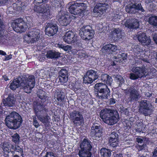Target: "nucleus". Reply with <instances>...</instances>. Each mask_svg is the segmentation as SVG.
<instances>
[{"mask_svg": "<svg viewBox=\"0 0 157 157\" xmlns=\"http://www.w3.org/2000/svg\"><path fill=\"white\" fill-rule=\"evenodd\" d=\"M45 93L43 90L37 93L39 99L34 104L33 108L35 114L40 121L43 124H47L49 122L50 119L47 113L49 112L51 102L49 98Z\"/></svg>", "mask_w": 157, "mask_h": 157, "instance_id": "1", "label": "nucleus"}, {"mask_svg": "<svg viewBox=\"0 0 157 157\" xmlns=\"http://www.w3.org/2000/svg\"><path fill=\"white\" fill-rule=\"evenodd\" d=\"M86 8V4L84 3L74 2L71 5L68 10L71 13L76 15V16L72 15L69 17H67L65 15L61 16L59 19L61 25L62 26H66L70 23L71 18L72 19H75L76 17L80 16L79 18L83 17Z\"/></svg>", "mask_w": 157, "mask_h": 157, "instance_id": "2", "label": "nucleus"}, {"mask_svg": "<svg viewBox=\"0 0 157 157\" xmlns=\"http://www.w3.org/2000/svg\"><path fill=\"white\" fill-rule=\"evenodd\" d=\"M100 117L104 122L109 125L116 123L119 119L118 112L115 110L105 108L101 110Z\"/></svg>", "mask_w": 157, "mask_h": 157, "instance_id": "3", "label": "nucleus"}, {"mask_svg": "<svg viewBox=\"0 0 157 157\" xmlns=\"http://www.w3.org/2000/svg\"><path fill=\"white\" fill-rule=\"evenodd\" d=\"M5 121L6 126L9 128L15 130L20 127L23 120L18 113L13 111L6 117Z\"/></svg>", "mask_w": 157, "mask_h": 157, "instance_id": "4", "label": "nucleus"}, {"mask_svg": "<svg viewBox=\"0 0 157 157\" xmlns=\"http://www.w3.org/2000/svg\"><path fill=\"white\" fill-rule=\"evenodd\" d=\"M95 95L101 100L108 99L111 95L109 89L107 85L102 82L97 83L94 86Z\"/></svg>", "mask_w": 157, "mask_h": 157, "instance_id": "5", "label": "nucleus"}, {"mask_svg": "<svg viewBox=\"0 0 157 157\" xmlns=\"http://www.w3.org/2000/svg\"><path fill=\"white\" fill-rule=\"evenodd\" d=\"M33 10L36 13L41 14L40 18L43 21H47L52 17L49 7L47 4H42L40 6L35 5Z\"/></svg>", "mask_w": 157, "mask_h": 157, "instance_id": "6", "label": "nucleus"}, {"mask_svg": "<svg viewBox=\"0 0 157 157\" xmlns=\"http://www.w3.org/2000/svg\"><path fill=\"white\" fill-rule=\"evenodd\" d=\"M91 142L87 138H84L80 145V149L78 155L79 157H91L92 154L90 151L92 148Z\"/></svg>", "mask_w": 157, "mask_h": 157, "instance_id": "7", "label": "nucleus"}, {"mask_svg": "<svg viewBox=\"0 0 157 157\" xmlns=\"http://www.w3.org/2000/svg\"><path fill=\"white\" fill-rule=\"evenodd\" d=\"M124 92L127 97L125 100L126 103L128 104L129 103L137 101L139 99V93L134 88L130 87L124 90Z\"/></svg>", "mask_w": 157, "mask_h": 157, "instance_id": "8", "label": "nucleus"}, {"mask_svg": "<svg viewBox=\"0 0 157 157\" xmlns=\"http://www.w3.org/2000/svg\"><path fill=\"white\" fill-rule=\"evenodd\" d=\"M11 26L17 33H22L25 32L27 25L23 19L20 18L15 20L12 23Z\"/></svg>", "mask_w": 157, "mask_h": 157, "instance_id": "9", "label": "nucleus"}, {"mask_svg": "<svg viewBox=\"0 0 157 157\" xmlns=\"http://www.w3.org/2000/svg\"><path fill=\"white\" fill-rule=\"evenodd\" d=\"M79 32V35L82 38L85 40H90L94 36V31L89 25L84 26Z\"/></svg>", "mask_w": 157, "mask_h": 157, "instance_id": "10", "label": "nucleus"}, {"mask_svg": "<svg viewBox=\"0 0 157 157\" xmlns=\"http://www.w3.org/2000/svg\"><path fill=\"white\" fill-rule=\"evenodd\" d=\"M97 72L94 70L90 69L87 71L86 75L83 78V82L86 84H90L98 78Z\"/></svg>", "mask_w": 157, "mask_h": 157, "instance_id": "11", "label": "nucleus"}, {"mask_svg": "<svg viewBox=\"0 0 157 157\" xmlns=\"http://www.w3.org/2000/svg\"><path fill=\"white\" fill-rule=\"evenodd\" d=\"M147 102V100H141L139 103V111L145 116L149 115L151 109V106Z\"/></svg>", "mask_w": 157, "mask_h": 157, "instance_id": "12", "label": "nucleus"}, {"mask_svg": "<svg viewBox=\"0 0 157 157\" xmlns=\"http://www.w3.org/2000/svg\"><path fill=\"white\" fill-rule=\"evenodd\" d=\"M24 89L26 93H29L35 85V78L33 75H30L25 80Z\"/></svg>", "mask_w": 157, "mask_h": 157, "instance_id": "13", "label": "nucleus"}, {"mask_svg": "<svg viewBox=\"0 0 157 157\" xmlns=\"http://www.w3.org/2000/svg\"><path fill=\"white\" fill-rule=\"evenodd\" d=\"M106 10V7L105 4L97 3L93 9V13L95 17H100Z\"/></svg>", "mask_w": 157, "mask_h": 157, "instance_id": "14", "label": "nucleus"}, {"mask_svg": "<svg viewBox=\"0 0 157 157\" xmlns=\"http://www.w3.org/2000/svg\"><path fill=\"white\" fill-rule=\"evenodd\" d=\"M58 30V27L56 24L52 21L47 24L45 29L46 34L49 36H53Z\"/></svg>", "mask_w": 157, "mask_h": 157, "instance_id": "15", "label": "nucleus"}, {"mask_svg": "<svg viewBox=\"0 0 157 157\" xmlns=\"http://www.w3.org/2000/svg\"><path fill=\"white\" fill-rule=\"evenodd\" d=\"M136 10L141 12H144L145 10L142 6L141 3L134 2L129 7L125 8L126 11L129 13L135 14L137 12Z\"/></svg>", "mask_w": 157, "mask_h": 157, "instance_id": "16", "label": "nucleus"}, {"mask_svg": "<svg viewBox=\"0 0 157 157\" xmlns=\"http://www.w3.org/2000/svg\"><path fill=\"white\" fill-rule=\"evenodd\" d=\"M70 116L74 124H77L76 122H79L81 124L84 123L83 117L80 112L74 111L70 113Z\"/></svg>", "mask_w": 157, "mask_h": 157, "instance_id": "17", "label": "nucleus"}, {"mask_svg": "<svg viewBox=\"0 0 157 157\" xmlns=\"http://www.w3.org/2000/svg\"><path fill=\"white\" fill-rule=\"evenodd\" d=\"M102 128L100 126L94 125L91 127L90 135L96 139H99L103 135Z\"/></svg>", "mask_w": 157, "mask_h": 157, "instance_id": "18", "label": "nucleus"}, {"mask_svg": "<svg viewBox=\"0 0 157 157\" xmlns=\"http://www.w3.org/2000/svg\"><path fill=\"white\" fill-rule=\"evenodd\" d=\"M64 41L68 44L74 43L76 40L78 36L74 34V33L71 31H69L66 32L63 36Z\"/></svg>", "mask_w": 157, "mask_h": 157, "instance_id": "19", "label": "nucleus"}, {"mask_svg": "<svg viewBox=\"0 0 157 157\" xmlns=\"http://www.w3.org/2000/svg\"><path fill=\"white\" fill-rule=\"evenodd\" d=\"M125 27L128 28L137 29L139 28V22L136 19H131L130 21H126L124 23Z\"/></svg>", "mask_w": 157, "mask_h": 157, "instance_id": "20", "label": "nucleus"}, {"mask_svg": "<svg viewBox=\"0 0 157 157\" xmlns=\"http://www.w3.org/2000/svg\"><path fill=\"white\" fill-rule=\"evenodd\" d=\"M40 30L33 29L31 31L29 32L27 36L30 38V42L33 43L38 40V39L39 37Z\"/></svg>", "mask_w": 157, "mask_h": 157, "instance_id": "21", "label": "nucleus"}, {"mask_svg": "<svg viewBox=\"0 0 157 157\" xmlns=\"http://www.w3.org/2000/svg\"><path fill=\"white\" fill-rule=\"evenodd\" d=\"M68 71L65 69H62L59 72V82L63 84L66 83L68 80Z\"/></svg>", "mask_w": 157, "mask_h": 157, "instance_id": "22", "label": "nucleus"}, {"mask_svg": "<svg viewBox=\"0 0 157 157\" xmlns=\"http://www.w3.org/2000/svg\"><path fill=\"white\" fill-rule=\"evenodd\" d=\"M2 101L4 106L12 107L15 104V98L13 94H10L6 98L3 99Z\"/></svg>", "mask_w": 157, "mask_h": 157, "instance_id": "23", "label": "nucleus"}, {"mask_svg": "<svg viewBox=\"0 0 157 157\" xmlns=\"http://www.w3.org/2000/svg\"><path fill=\"white\" fill-rule=\"evenodd\" d=\"M146 68L145 66L143 65L141 67H136L133 68L132 71L138 75V76L140 78H141L142 77H146L147 75L146 74Z\"/></svg>", "mask_w": 157, "mask_h": 157, "instance_id": "24", "label": "nucleus"}, {"mask_svg": "<svg viewBox=\"0 0 157 157\" xmlns=\"http://www.w3.org/2000/svg\"><path fill=\"white\" fill-rule=\"evenodd\" d=\"M137 38L139 41L144 45L148 46L151 43L150 39L144 33H140L138 35Z\"/></svg>", "mask_w": 157, "mask_h": 157, "instance_id": "25", "label": "nucleus"}, {"mask_svg": "<svg viewBox=\"0 0 157 157\" xmlns=\"http://www.w3.org/2000/svg\"><path fill=\"white\" fill-rule=\"evenodd\" d=\"M65 90L57 88L55 92V96L57 100L60 104L63 103L65 98Z\"/></svg>", "mask_w": 157, "mask_h": 157, "instance_id": "26", "label": "nucleus"}, {"mask_svg": "<svg viewBox=\"0 0 157 157\" xmlns=\"http://www.w3.org/2000/svg\"><path fill=\"white\" fill-rule=\"evenodd\" d=\"M122 30L119 28L114 29L111 33L112 38L115 41L118 40L122 37Z\"/></svg>", "mask_w": 157, "mask_h": 157, "instance_id": "27", "label": "nucleus"}, {"mask_svg": "<svg viewBox=\"0 0 157 157\" xmlns=\"http://www.w3.org/2000/svg\"><path fill=\"white\" fill-rule=\"evenodd\" d=\"M103 48L104 52L108 55L112 54L117 50V46L111 44L105 45L103 47Z\"/></svg>", "mask_w": 157, "mask_h": 157, "instance_id": "28", "label": "nucleus"}, {"mask_svg": "<svg viewBox=\"0 0 157 157\" xmlns=\"http://www.w3.org/2000/svg\"><path fill=\"white\" fill-rule=\"evenodd\" d=\"M135 122V118L132 117H130L129 120L124 119L122 123L125 130L128 131L130 129L134 124Z\"/></svg>", "mask_w": 157, "mask_h": 157, "instance_id": "29", "label": "nucleus"}, {"mask_svg": "<svg viewBox=\"0 0 157 157\" xmlns=\"http://www.w3.org/2000/svg\"><path fill=\"white\" fill-rule=\"evenodd\" d=\"M20 82L17 78L14 79L13 80H11L9 83L10 88L13 90H14L20 86Z\"/></svg>", "mask_w": 157, "mask_h": 157, "instance_id": "30", "label": "nucleus"}, {"mask_svg": "<svg viewBox=\"0 0 157 157\" xmlns=\"http://www.w3.org/2000/svg\"><path fill=\"white\" fill-rule=\"evenodd\" d=\"M60 53L59 52L51 50L47 52L46 56L47 58L51 59H57L60 57Z\"/></svg>", "mask_w": 157, "mask_h": 157, "instance_id": "31", "label": "nucleus"}, {"mask_svg": "<svg viewBox=\"0 0 157 157\" xmlns=\"http://www.w3.org/2000/svg\"><path fill=\"white\" fill-rule=\"evenodd\" d=\"M101 80L102 81L109 86H111L112 81V77L107 74H102L101 76Z\"/></svg>", "mask_w": 157, "mask_h": 157, "instance_id": "32", "label": "nucleus"}, {"mask_svg": "<svg viewBox=\"0 0 157 157\" xmlns=\"http://www.w3.org/2000/svg\"><path fill=\"white\" fill-rule=\"evenodd\" d=\"M101 157H110L111 155V151L105 147L102 148L100 150Z\"/></svg>", "mask_w": 157, "mask_h": 157, "instance_id": "33", "label": "nucleus"}, {"mask_svg": "<svg viewBox=\"0 0 157 157\" xmlns=\"http://www.w3.org/2000/svg\"><path fill=\"white\" fill-rule=\"evenodd\" d=\"M14 7L17 11L21 10L24 9L25 6L24 5V3L21 1L18 0L13 4Z\"/></svg>", "mask_w": 157, "mask_h": 157, "instance_id": "34", "label": "nucleus"}, {"mask_svg": "<svg viewBox=\"0 0 157 157\" xmlns=\"http://www.w3.org/2000/svg\"><path fill=\"white\" fill-rule=\"evenodd\" d=\"M114 58L117 60L116 61L119 63H121L127 59V55L125 53H121L118 54L117 56H115Z\"/></svg>", "mask_w": 157, "mask_h": 157, "instance_id": "35", "label": "nucleus"}, {"mask_svg": "<svg viewBox=\"0 0 157 157\" xmlns=\"http://www.w3.org/2000/svg\"><path fill=\"white\" fill-rule=\"evenodd\" d=\"M148 22L154 26H157V16L153 15L150 17L149 18Z\"/></svg>", "mask_w": 157, "mask_h": 157, "instance_id": "36", "label": "nucleus"}, {"mask_svg": "<svg viewBox=\"0 0 157 157\" xmlns=\"http://www.w3.org/2000/svg\"><path fill=\"white\" fill-rule=\"evenodd\" d=\"M11 137L12 138V141L15 144H18L19 142L20 137L19 135L17 133H16L14 134Z\"/></svg>", "mask_w": 157, "mask_h": 157, "instance_id": "37", "label": "nucleus"}, {"mask_svg": "<svg viewBox=\"0 0 157 157\" xmlns=\"http://www.w3.org/2000/svg\"><path fill=\"white\" fill-rule=\"evenodd\" d=\"M108 139H118V135L116 131L112 132L109 135V136Z\"/></svg>", "mask_w": 157, "mask_h": 157, "instance_id": "38", "label": "nucleus"}, {"mask_svg": "<svg viewBox=\"0 0 157 157\" xmlns=\"http://www.w3.org/2000/svg\"><path fill=\"white\" fill-rule=\"evenodd\" d=\"M119 143L118 139H116V140L109 139V144L110 146L113 147H117L119 144Z\"/></svg>", "mask_w": 157, "mask_h": 157, "instance_id": "39", "label": "nucleus"}, {"mask_svg": "<svg viewBox=\"0 0 157 157\" xmlns=\"http://www.w3.org/2000/svg\"><path fill=\"white\" fill-rule=\"evenodd\" d=\"M1 147L3 150L4 152H6L9 151V148L10 147V145L7 142H4L2 144Z\"/></svg>", "mask_w": 157, "mask_h": 157, "instance_id": "40", "label": "nucleus"}, {"mask_svg": "<svg viewBox=\"0 0 157 157\" xmlns=\"http://www.w3.org/2000/svg\"><path fill=\"white\" fill-rule=\"evenodd\" d=\"M15 154V151H9L3 153V155L5 157H13V156Z\"/></svg>", "mask_w": 157, "mask_h": 157, "instance_id": "41", "label": "nucleus"}, {"mask_svg": "<svg viewBox=\"0 0 157 157\" xmlns=\"http://www.w3.org/2000/svg\"><path fill=\"white\" fill-rule=\"evenodd\" d=\"M143 125V124L142 122L138 123L136 127V131L139 132H142L144 128Z\"/></svg>", "mask_w": 157, "mask_h": 157, "instance_id": "42", "label": "nucleus"}, {"mask_svg": "<svg viewBox=\"0 0 157 157\" xmlns=\"http://www.w3.org/2000/svg\"><path fill=\"white\" fill-rule=\"evenodd\" d=\"M78 38H77L76 40L75 43V44L76 47H78L79 48H82V43L83 41L82 40H78Z\"/></svg>", "mask_w": 157, "mask_h": 157, "instance_id": "43", "label": "nucleus"}, {"mask_svg": "<svg viewBox=\"0 0 157 157\" xmlns=\"http://www.w3.org/2000/svg\"><path fill=\"white\" fill-rule=\"evenodd\" d=\"M112 16V20L113 21L115 22L118 21L120 19L121 17V15L119 14V13H114L113 15Z\"/></svg>", "mask_w": 157, "mask_h": 157, "instance_id": "44", "label": "nucleus"}, {"mask_svg": "<svg viewBox=\"0 0 157 157\" xmlns=\"http://www.w3.org/2000/svg\"><path fill=\"white\" fill-rule=\"evenodd\" d=\"M130 78L132 80H135L140 78L138 75L135 73H131L129 75Z\"/></svg>", "mask_w": 157, "mask_h": 157, "instance_id": "45", "label": "nucleus"}, {"mask_svg": "<svg viewBox=\"0 0 157 157\" xmlns=\"http://www.w3.org/2000/svg\"><path fill=\"white\" fill-rule=\"evenodd\" d=\"M33 124L36 128H38L40 126L37 120V118L36 116L33 117Z\"/></svg>", "mask_w": 157, "mask_h": 157, "instance_id": "46", "label": "nucleus"}, {"mask_svg": "<svg viewBox=\"0 0 157 157\" xmlns=\"http://www.w3.org/2000/svg\"><path fill=\"white\" fill-rule=\"evenodd\" d=\"M106 102L109 105H113L116 103V99L113 98H111L107 101Z\"/></svg>", "mask_w": 157, "mask_h": 157, "instance_id": "47", "label": "nucleus"}, {"mask_svg": "<svg viewBox=\"0 0 157 157\" xmlns=\"http://www.w3.org/2000/svg\"><path fill=\"white\" fill-rule=\"evenodd\" d=\"M15 151L18 152L21 154L22 153V154L23 152V148L21 147L18 145H16V147H15Z\"/></svg>", "mask_w": 157, "mask_h": 157, "instance_id": "48", "label": "nucleus"}, {"mask_svg": "<svg viewBox=\"0 0 157 157\" xmlns=\"http://www.w3.org/2000/svg\"><path fill=\"white\" fill-rule=\"evenodd\" d=\"M44 157H55L54 153L51 151L47 152Z\"/></svg>", "mask_w": 157, "mask_h": 157, "instance_id": "49", "label": "nucleus"}, {"mask_svg": "<svg viewBox=\"0 0 157 157\" xmlns=\"http://www.w3.org/2000/svg\"><path fill=\"white\" fill-rule=\"evenodd\" d=\"M117 82H119V86H121L124 82V80L122 77L118 78L117 79Z\"/></svg>", "mask_w": 157, "mask_h": 157, "instance_id": "50", "label": "nucleus"}, {"mask_svg": "<svg viewBox=\"0 0 157 157\" xmlns=\"http://www.w3.org/2000/svg\"><path fill=\"white\" fill-rule=\"evenodd\" d=\"M71 49V47L69 45H64L62 49L65 51H69Z\"/></svg>", "mask_w": 157, "mask_h": 157, "instance_id": "51", "label": "nucleus"}, {"mask_svg": "<svg viewBox=\"0 0 157 157\" xmlns=\"http://www.w3.org/2000/svg\"><path fill=\"white\" fill-rule=\"evenodd\" d=\"M145 145L144 144H143L142 145L138 144L136 146V147L139 151H141L144 149L145 148Z\"/></svg>", "mask_w": 157, "mask_h": 157, "instance_id": "52", "label": "nucleus"}, {"mask_svg": "<svg viewBox=\"0 0 157 157\" xmlns=\"http://www.w3.org/2000/svg\"><path fill=\"white\" fill-rule=\"evenodd\" d=\"M136 141L138 143L141 144L143 143V139L140 138H137L136 139Z\"/></svg>", "mask_w": 157, "mask_h": 157, "instance_id": "53", "label": "nucleus"}, {"mask_svg": "<svg viewBox=\"0 0 157 157\" xmlns=\"http://www.w3.org/2000/svg\"><path fill=\"white\" fill-rule=\"evenodd\" d=\"M8 0H0V5H4L6 4Z\"/></svg>", "mask_w": 157, "mask_h": 157, "instance_id": "54", "label": "nucleus"}, {"mask_svg": "<svg viewBox=\"0 0 157 157\" xmlns=\"http://www.w3.org/2000/svg\"><path fill=\"white\" fill-rule=\"evenodd\" d=\"M54 6L56 8H59V7H61V3L58 2L55 3L54 4Z\"/></svg>", "mask_w": 157, "mask_h": 157, "instance_id": "55", "label": "nucleus"}, {"mask_svg": "<svg viewBox=\"0 0 157 157\" xmlns=\"http://www.w3.org/2000/svg\"><path fill=\"white\" fill-rule=\"evenodd\" d=\"M153 39L154 41L157 44V33H155L153 37Z\"/></svg>", "mask_w": 157, "mask_h": 157, "instance_id": "56", "label": "nucleus"}, {"mask_svg": "<svg viewBox=\"0 0 157 157\" xmlns=\"http://www.w3.org/2000/svg\"><path fill=\"white\" fill-rule=\"evenodd\" d=\"M12 58V55L11 54L7 55L5 56V60H8Z\"/></svg>", "mask_w": 157, "mask_h": 157, "instance_id": "57", "label": "nucleus"}, {"mask_svg": "<svg viewBox=\"0 0 157 157\" xmlns=\"http://www.w3.org/2000/svg\"><path fill=\"white\" fill-rule=\"evenodd\" d=\"M35 2H37L39 3H45L48 0H34Z\"/></svg>", "mask_w": 157, "mask_h": 157, "instance_id": "58", "label": "nucleus"}, {"mask_svg": "<svg viewBox=\"0 0 157 157\" xmlns=\"http://www.w3.org/2000/svg\"><path fill=\"white\" fill-rule=\"evenodd\" d=\"M57 47H58L59 48L62 49L63 48L64 46V45L63 44L60 43H58L56 44Z\"/></svg>", "mask_w": 157, "mask_h": 157, "instance_id": "59", "label": "nucleus"}, {"mask_svg": "<svg viewBox=\"0 0 157 157\" xmlns=\"http://www.w3.org/2000/svg\"><path fill=\"white\" fill-rule=\"evenodd\" d=\"M3 79L5 81H7L9 80L8 77L6 75H4L2 76Z\"/></svg>", "mask_w": 157, "mask_h": 157, "instance_id": "60", "label": "nucleus"}, {"mask_svg": "<svg viewBox=\"0 0 157 157\" xmlns=\"http://www.w3.org/2000/svg\"><path fill=\"white\" fill-rule=\"evenodd\" d=\"M140 46L139 45H137L136 47V48L137 51L138 52H141L142 50L140 48Z\"/></svg>", "mask_w": 157, "mask_h": 157, "instance_id": "61", "label": "nucleus"}, {"mask_svg": "<svg viewBox=\"0 0 157 157\" xmlns=\"http://www.w3.org/2000/svg\"><path fill=\"white\" fill-rule=\"evenodd\" d=\"M16 144H15L14 145L11 144V146L10 147L11 148V149H10L11 150L12 149L13 150V151H15V147H16Z\"/></svg>", "mask_w": 157, "mask_h": 157, "instance_id": "62", "label": "nucleus"}, {"mask_svg": "<svg viewBox=\"0 0 157 157\" xmlns=\"http://www.w3.org/2000/svg\"><path fill=\"white\" fill-rule=\"evenodd\" d=\"M114 157H123V155L121 154H117L115 155Z\"/></svg>", "mask_w": 157, "mask_h": 157, "instance_id": "63", "label": "nucleus"}, {"mask_svg": "<svg viewBox=\"0 0 157 157\" xmlns=\"http://www.w3.org/2000/svg\"><path fill=\"white\" fill-rule=\"evenodd\" d=\"M153 157H157V150L155 149L154 153H153Z\"/></svg>", "mask_w": 157, "mask_h": 157, "instance_id": "64", "label": "nucleus"}]
</instances>
